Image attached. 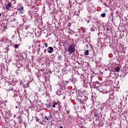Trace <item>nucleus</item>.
<instances>
[{"label": "nucleus", "instance_id": "4", "mask_svg": "<svg viewBox=\"0 0 128 128\" xmlns=\"http://www.w3.org/2000/svg\"><path fill=\"white\" fill-rule=\"evenodd\" d=\"M6 10H10V8H12V4L11 2H8L7 4L5 6Z\"/></svg>", "mask_w": 128, "mask_h": 128}, {"label": "nucleus", "instance_id": "7", "mask_svg": "<svg viewBox=\"0 0 128 128\" xmlns=\"http://www.w3.org/2000/svg\"><path fill=\"white\" fill-rule=\"evenodd\" d=\"M84 56H88L90 54V52L88 50H86L84 53Z\"/></svg>", "mask_w": 128, "mask_h": 128}, {"label": "nucleus", "instance_id": "16", "mask_svg": "<svg viewBox=\"0 0 128 128\" xmlns=\"http://www.w3.org/2000/svg\"><path fill=\"white\" fill-rule=\"evenodd\" d=\"M110 30H112L111 28H108V27H107L106 30V32H108V31Z\"/></svg>", "mask_w": 128, "mask_h": 128}, {"label": "nucleus", "instance_id": "15", "mask_svg": "<svg viewBox=\"0 0 128 128\" xmlns=\"http://www.w3.org/2000/svg\"><path fill=\"white\" fill-rule=\"evenodd\" d=\"M36 122H40V118H38L36 117Z\"/></svg>", "mask_w": 128, "mask_h": 128}, {"label": "nucleus", "instance_id": "14", "mask_svg": "<svg viewBox=\"0 0 128 128\" xmlns=\"http://www.w3.org/2000/svg\"><path fill=\"white\" fill-rule=\"evenodd\" d=\"M94 116H96V118H98V113H95Z\"/></svg>", "mask_w": 128, "mask_h": 128}, {"label": "nucleus", "instance_id": "21", "mask_svg": "<svg viewBox=\"0 0 128 128\" xmlns=\"http://www.w3.org/2000/svg\"><path fill=\"white\" fill-rule=\"evenodd\" d=\"M44 53L46 52V50H44Z\"/></svg>", "mask_w": 128, "mask_h": 128}, {"label": "nucleus", "instance_id": "24", "mask_svg": "<svg viewBox=\"0 0 128 128\" xmlns=\"http://www.w3.org/2000/svg\"><path fill=\"white\" fill-rule=\"evenodd\" d=\"M78 126H82V124H79Z\"/></svg>", "mask_w": 128, "mask_h": 128}, {"label": "nucleus", "instance_id": "6", "mask_svg": "<svg viewBox=\"0 0 128 128\" xmlns=\"http://www.w3.org/2000/svg\"><path fill=\"white\" fill-rule=\"evenodd\" d=\"M70 26H72V23L70 22H69L66 26L67 30H70Z\"/></svg>", "mask_w": 128, "mask_h": 128}, {"label": "nucleus", "instance_id": "9", "mask_svg": "<svg viewBox=\"0 0 128 128\" xmlns=\"http://www.w3.org/2000/svg\"><path fill=\"white\" fill-rule=\"evenodd\" d=\"M20 48V44H16L14 46V48Z\"/></svg>", "mask_w": 128, "mask_h": 128}, {"label": "nucleus", "instance_id": "2", "mask_svg": "<svg viewBox=\"0 0 128 128\" xmlns=\"http://www.w3.org/2000/svg\"><path fill=\"white\" fill-rule=\"evenodd\" d=\"M17 12H18L20 14H24V6L21 4H18V7L16 9Z\"/></svg>", "mask_w": 128, "mask_h": 128}, {"label": "nucleus", "instance_id": "10", "mask_svg": "<svg viewBox=\"0 0 128 128\" xmlns=\"http://www.w3.org/2000/svg\"><path fill=\"white\" fill-rule=\"evenodd\" d=\"M46 106L47 108H50V103L47 104H46Z\"/></svg>", "mask_w": 128, "mask_h": 128}, {"label": "nucleus", "instance_id": "32", "mask_svg": "<svg viewBox=\"0 0 128 128\" xmlns=\"http://www.w3.org/2000/svg\"><path fill=\"white\" fill-rule=\"evenodd\" d=\"M18 118H20V116H18Z\"/></svg>", "mask_w": 128, "mask_h": 128}, {"label": "nucleus", "instance_id": "19", "mask_svg": "<svg viewBox=\"0 0 128 128\" xmlns=\"http://www.w3.org/2000/svg\"><path fill=\"white\" fill-rule=\"evenodd\" d=\"M70 112L69 111V110H66V113H67L68 114H70Z\"/></svg>", "mask_w": 128, "mask_h": 128}, {"label": "nucleus", "instance_id": "27", "mask_svg": "<svg viewBox=\"0 0 128 128\" xmlns=\"http://www.w3.org/2000/svg\"><path fill=\"white\" fill-rule=\"evenodd\" d=\"M16 108H18V106H16Z\"/></svg>", "mask_w": 128, "mask_h": 128}, {"label": "nucleus", "instance_id": "29", "mask_svg": "<svg viewBox=\"0 0 128 128\" xmlns=\"http://www.w3.org/2000/svg\"><path fill=\"white\" fill-rule=\"evenodd\" d=\"M2 16V14H0V17Z\"/></svg>", "mask_w": 128, "mask_h": 128}, {"label": "nucleus", "instance_id": "17", "mask_svg": "<svg viewBox=\"0 0 128 128\" xmlns=\"http://www.w3.org/2000/svg\"><path fill=\"white\" fill-rule=\"evenodd\" d=\"M44 118H46V120H50V118H48L46 116H44Z\"/></svg>", "mask_w": 128, "mask_h": 128}, {"label": "nucleus", "instance_id": "30", "mask_svg": "<svg viewBox=\"0 0 128 128\" xmlns=\"http://www.w3.org/2000/svg\"><path fill=\"white\" fill-rule=\"evenodd\" d=\"M116 12H118V11H116Z\"/></svg>", "mask_w": 128, "mask_h": 128}, {"label": "nucleus", "instance_id": "8", "mask_svg": "<svg viewBox=\"0 0 128 128\" xmlns=\"http://www.w3.org/2000/svg\"><path fill=\"white\" fill-rule=\"evenodd\" d=\"M80 104H84V100H82V99H80Z\"/></svg>", "mask_w": 128, "mask_h": 128}, {"label": "nucleus", "instance_id": "28", "mask_svg": "<svg viewBox=\"0 0 128 128\" xmlns=\"http://www.w3.org/2000/svg\"><path fill=\"white\" fill-rule=\"evenodd\" d=\"M40 44H39L38 45V48H40Z\"/></svg>", "mask_w": 128, "mask_h": 128}, {"label": "nucleus", "instance_id": "26", "mask_svg": "<svg viewBox=\"0 0 128 128\" xmlns=\"http://www.w3.org/2000/svg\"><path fill=\"white\" fill-rule=\"evenodd\" d=\"M11 90H12V92H14V89H11Z\"/></svg>", "mask_w": 128, "mask_h": 128}, {"label": "nucleus", "instance_id": "12", "mask_svg": "<svg viewBox=\"0 0 128 128\" xmlns=\"http://www.w3.org/2000/svg\"><path fill=\"white\" fill-rule=\"evenodd\" d=\"M62 55H59L58 56V60H62Z\"/></svg>", "mask_w": 128, "mask_h": 128}, {"label": "nucleus", "instance_id": "31", "mask_svg": "<svg viewBox=\"0 0 128 128\" xmlns=\"http://www.w3.org/2000/svg\"><path fill=\"white\" fill-rule=\"evenodd\" d=\"M40 50V48H39V50Z\"/></svg>", "mask_w": 128, "mask_h": 128}, {"label": "nucleus", "instance_id": "3", "mask_svg": "<svg viewBox=\"0 0 128 128\" xmlns=\"http://www.w3.org/2000/svg\"><path fill=\"white\" fill-rule=\"evenodd\" d=\"M92 86L93 88H96L97 90H100V88H98V86H100V82H98V81L93 82Z\"/></svg>", "mask_w": 128, "mask_h": 128}, {"label": "nucleus", "instance_id": "25", "mask_svg": "<svg viewBox=\"0 0 128 128\" xmlns=\"http://www.w3.org/2000/svg\"><path fill=\"white\" fill-rule=\"evenodd\" d=\"M60 128H64V127H62V126H61L60 127Z\"/></svg>", "mask_w": 128, "mask_h": 128}, {"label": "nucleus", "instance_id": "5", "mask_svg": "<svg viewBox=\"0 0 128 128\" xmlns=\"http://www.w3.org/2000/svg\"><path fill=\"white\" fill-rule=\"evenodd\" d=\"M47 50L48 54H52V52H54V48L52 47H48Z\"/></svg>", "mask_w": 128, "mask_h": 128}, {"label": "nucleus", "instance_id": "13", "mask_svg": "<svg viewBox=\"0 0 128 128\" xmlns=\"http://www.w3.org/2000/svg\"><path fill=\"white\" fill-rule=\"evenodd\" d=\"M101 16H102V18H106V13L101 14Z\"/></svg>", "mask_w": 128, "mask_h": 128}, {"label": "nucleus", "instance_id": "23", "mask_svg": "<svg viewBox=\"0 0 128 128\" xmlns=\"http://www.w3.org/2000/svg\"><path fill=\"white\" fill-rule=\"evenodd\" d=\"M123 54H126V51H123Z\"/></svg>", "mask_w": 128, "mask_h": 128}, {"label": "nucleus", "instance_id": "22", "mask_svg": "<svg viewBox=\"0 0 128 128\" xmlns=\"http://www.w3.org/2000/svg\"><path fill=\"white\" fill-rule=\"evenodd\" d=\"M52 108H56V105H54V104H53Z\"/></svg>", "mask_w": 128, "mask_h": 128}, {"label": "nucleus", "instance_id": "20", "mask_svg": "<svg viewBox=\"0 0 128 128\" xmlns=\"http://www.w3.org/2000/svg\"><path fill=\"white\" fill-rule=\"evenodd\" d=\"M45 48H48V44L46 43L44 44Z\"/></svg>", "mask_w": 128, "mask_h": 128}, {"label": "nucleus", "instance_id": "18", "mask_svg": "<svg viewBox=\"0 0 128 128\" xmlns=\"http://www.w3.org/2000/svg\"><path fill=\"white\" fill-rule=\"evenodd\" d=\"M53 104L54 106H58V104L56 103V101H54V102L53 103Z\"/></svg>", "mask_w": 128, "mask_h": 128}, {"label": "nucleus", "instance_id": "11", "mask_svg": "<svg viewBox=\"0 0 128 128\" xmlns=\"http://www.w3.org/2000/svg\"><path fill=\"white\" fill-rule=\"evenodd\" d=\"M120 68L118 66L116 67L115 69L116 72H120Z\"/></svg>", "mask_w": 128, "mask_h": 128}, {"label": "nucleus", "instance_id": "1", "mask_svg": "<svg viewBox=\"0 0 128 128\" xmlns=\"http://www.w3.org/2000/svg\"><path fill=\"white\" fill-rule=\"evenodd\" d=\"M76 44L74 42L72 43L69 45L68 47V52L69 54H74V52H76Z\"/></svg>", "mask_w": 128, "mask_h": 128}]
</instances>
